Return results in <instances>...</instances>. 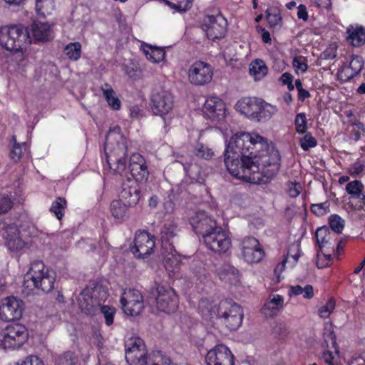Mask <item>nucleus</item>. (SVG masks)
I'll list each match as a JSON object with an SVG mask.
<instances>
[{
	"mask_svg": "<svg viewBox=\"0 0 365 365\" xmlns=\"http://www.w3.org/2000/svg\"><path fill=\"white\" fill-rule=\"evenodd\" d=\"M104 152L109 168L115 173L122 174L126 169L127 146L120 127L115 126L108 132Z\"/></svg>",
	"mask_w": 365,
	"mask_h": 365,
	"instance_id": "nucleus-3",
	"label": "nucleus"
},
{
	"mask_svg": "<svg viewBox=\"0 0 365 365\" xmlns=\"http://www.w3.org/2000/svg\"><path fill=\"white\" fill-rule=\"evenodd\" d=\"M226 106L224 101L217 96H210L205 101L202 113L212 121H220L225 117Z\"/></svg>",
	"mask_w": 365,
	"mask_h": 365,
	"instance_id": "nucleus-20",
	"label": "nucleus"
},
{
	"mask_svg": "<svg viewBox=\"0 0 365 365\" xmlns=\"http://www.w3.org/2000/svg\"><path fill=\"white\" fill-rule=\"evenodd\" d=\"M364 168V164L361 161L357 160L351 165L349 172L351 175H357L361 173Z\"/></svg>",
	"mask_w": 365,
	"mask_h": 365,
	"instance_id": "nucleus-56",
	"label": "nucleus"
},
{
	"mask_svg": "<svg viewBox=\"0 0 365 365\" xmlns=\"http://www.w3.org/2000/svg\"><path fill=\"white\" fill-rule=\"evenodd\" d=\"M130 206L125 205L120 199L113 200L110 204V212L115 218H123Z\"/></svg>",
	"mask_w": 365,
	"mask_h": 365,
	"instance_id": "nucleus-35",
	"label": "nucleus"
},
{
	"mask_svg": "<svg viewBox=\"0 0 365 365\" xmlns=\"http://www.w3.org/2000/svg\"><path fill=\"white\" fill-rule=\"evenodd\" d=\"M144 53L148 60L154 63H159L163 61L165 52L158 47L148 46L147 49H144Z\"/></svg>",
	"mask_w": 365,
	"mask_h": 365,
	"instance_id": "nucleus-32",
	"label": "nucleus"
},
{
	"mask_svg": "<svg viewBox=\"0 0 365 365\" xmlns=\"http://www.w3.org/2000/svg\"><path fill=\"white\" fill-rule=\"evenodd\" d=\"M168 4L170 8L178 11H185L188 10L192 3V0H163Z\"/></svg>",
	"mask_w": 365,
	"mask_h": 365,
	"instance_id": "nucleus-39",
	"label": "nucleus"
},
{
	"mask_svg": "<svg viewBox=\"0 0 365 365\" xmlns=\"http://www.w3.org/2000/svg\"><path fill=\"white\" fill-rule=\"evenodd\" d=\"M215 273L225 283L235 284L239 282V270L227 262L214 264Z\"/></svg>",
	"mask_w": 365,
	"mask_h": 365,
	"instance_id": "nucleus-23",
	"label": "nucleus"
},
{
	"mask_svg": "<svg viewBox=\"0 0 365 365\" xmlns=\"http://www.w3.org/2000/svg\"><path fill=\"white\" fill-rule=\"evenodd\" d=\"M302 191V185L299 182L291 183L289 189L288 194L291 197H297Z\"/></svg>",
	"mask_w": 365,
	"mask_h": 365,
	"instance_id": "nucleus-55",
	"label": "nucleus"
},
{
	"mask_svg": "<svg viewBox=\"0 0 365 365\" xmlns=\"http://www.w3.org/2000/svg\"><path fill=\"white\" fill-rule=\"evenodd\" d=\"M131 252L135 257L145 259L150 256L155 247V237L147 231H138L135 233Z\"/></svg>",
	"mask_w": 365,
	"mask_h": 365,
	"instance_id": "nucleus-10",
	"label": "nucleus"
},
{
	"mask_svg": "<svg viewBox=\"0 0 365 365\" xmlns=\"http://www.w3.org/2000/svg\"><path fill=\"white\" fill-rule=\"evenodd\" d=\"M34 37L37 41H48L51 38V29L48 23L34 22L31 26Z\"/></svg>",
	"mask_w": 365,
	"mask_h": 365,
	"instance_id": "nucleus-27",
	"label": "nucleus"
},
{
	"mask_svg": "<svg viewBox=\"0 0 365 365\" xmlns=\"http://www.w3.org/2000/svg\"><path fill=\"white\" fill-rule=\"evenodd\" d=\"M329 206L330 203L329 201L313 204L311 206V211L317 216H323L329 212Z\"/></svg>",
	"mask_w": 365,
	"mask_h": 365,
	"instance_id": "nucleus-47",
	"label": "nucleus"
},
{
	"mask_svg": "<svg viewBox=\"0 0 365 365\" xmlns=\"http://www.w3.org/2000/svg\"><path fill=\"white\" fill-rule=\"evenodd\" d=\"M266 19L271 27H275L280 25L282 17L280 11L277 8H270L265 11Z\"/></svg>",
	"mask_w": 365,
	"mask_h": 365,
	"instance_id": "nucleus-38",
	"label": "nucleus"
},
{
	"mask_svg": "<svg viewBox=\"0 0 365 365\" xmlns=\"http://www.w3.org/2000/svg\"><path fill=\"white\" fill-rule=\"evenodd\" d=\"M125 360L130 365H146L147 351L144 341L139 337L129 339L125 344Z\"/></svg>",
	"mask_w": 365,
	"mask_h": 365,
	"instance_id": "nucleus-9",
	"label": "nucleus"
},
{
	"mask_svg": "<svg viewBox=\"0 0 365 365\" xmlns=\"http://www.w3.org/2000/svg\"><path fill=\"white\" fill-rule=\"evenodd\" d=\"M296 131L299 134H304L307 129V121L305 113H298L294 120Z\"/></svg>",
	"mask_w": 365,
	"mask_h": 365,
	"instance_id": "nucleus-44",
	"label": "nucleus"
},
{
	"mask_svg": "<svg viewBox=\"0 0 365 365\" xmlns=\"http://www.w3.org/2000/svg\"><path fill=\"white\" fill-rule=\"evenodd\" d=\"M78 357L71 351H66L54 357L55 365H76Z\"/></svg>",
	"mask_w": 365,
	"mask_h": 365,
	"instance_id": "nucleus-29",
	"label": "nucleus"
},
{
	"mask_svg": "<svg viewBox=\"0 0 365 365\" xmlns=\"http://www.w3.org/2000/svg\"><path fill=\"white\" fill-rule=\"evenodd\" d=\"M316 240L319 246L322 247L324 245L329 242V232L326 227H319L315 232Z\"/></svg>",
	"mask_w": 365,
	"mask_h": 365,
	"instance_id": "nucleus-45",
	"label": "nucleus"
},
{
	"mask_svg": "<svg viewBox=\"0 0 365 365\" xmlns=\"http://www.w3.org/2000/svg\"><path fill=\"white\" fill-rule=\"evenodd\" d=\"M130 182L123 183L120 193V199L130 207L135 205L141 197L140 185Z\"/></svg>",
	"mask_w": 365,
	"mask_h": 365,
	"instance_id": "nucleus-24",
	"label": "nucleus"
},
{
	"mask_svg": "<svg viewBox=\"0 0 365 365\" xmlns=\"http://www.w3.org/2000/svg\"><path fill=\"white\" fill-rule=\"evenodd\" d=\"M235 106L239 112L257 121L267 120L277 111L275 106L257 98H242L237 101Z\"/></svg>",
	"mask_w": 365,
	"mask_h": 365,
	"instance_id": "nucleus-5",
	"label": "nucleus"
},
{
	"mask_svg": "<svg viewBox=\"0 0 365 365\" xmlns=\"http://www.w3.org/2000/svg\"><path fill=\"white\" fill-rule=\"evenodd\" d=\"M163 207L166 213H172L175 210V203L170 199H168L164 202Z\"/></svg>",
	"mask_w": 365,
	"mask_h": 365,
	"instance_id": "nucleus-63",
	"label": "nucleus"
},
{
	"mask_svg": "<svg viewBox=\"0 0 365 365\" xmlns=\"http://www.w3.org/2000/svg\"><path fill=\"white\" fill-rule=\"evenodd\" d=\"M304 299H311L314 296L313 287L310 284H307L303 287L302 293L301 294Z\"/></svg>",
	"mask_w": 365,
	"mask_h": 365,
	"instance_id": "nucleus-61",
	"label": "nucleus"
},
{
	"mask_svg": "<svg viewBox=\"0 0 365 365\" xmlns=\"http://www.w3.org/2000/svg\"><path fill=\"white\" fill-rule=\"evenodd\" d=\"M180 260L173 255H168L165 259V267L169 272H174L176 268H178Z\"/></svg>",
	"mask_w": 365,
	"mask_h": 365,
	"instance_id": "nucleus-51",
	"label": "nucleus"
},
{
	"mask_svg": "<svg viewBox=\"0 0 365 365\" xmlns=\"http://www.w3.org/2000/svg\"><path fill=\"white\" fill-rule=\"evenodd\" d=\"M12 141L14 143L13 148L10 153V156L14 161L17 162L20 160L22 155V148L21 145L17 143L16 138L15 135L12 137Z\"/></svg>",
	"mask_w": 365,
	"mask_h": 365,
	"instance_id": "nucleus-49",
	"label": "nucleus"
},
{
	"mask_svg": "<svg viewBox=\"0 0 365 365\" xmlns=\"http://www.w3.org/2000/svg\"><path fill=\"white\" fill-rule=\"evenodd\" d=\"M13 207V202L8 196L0 197V215L8 212Z\"/></svg>",
	"mask_w": 365,
	"mask_h": 365,
	"instance_id": "nucleus-52",
	"label": "nucleus"
},
{
	"mask_svg": "<svg viewBox=\"0 0 365 365\" xmlns=\"http://www.w3.org/2000/svg\"><path fill=\"white\" fill-rule=\"evenodd\" d=\"M190 225L194 232L201 235L204 239L206 235L210 234L217 227V222L212 217L208 216L204 211H198L191 217L190 220Z\"/></svg>",
	"mask_w": 365,
	"mask_h": 365,
	"instance_id": "nucleus-17",
	"label": "nucleus"
},
{
	"mask_svg": "<svg viewBox=\"0 0 365 365\" xmlns=\"http://www.w3.org/2000/svg\"><path fill=\"white\" fill-rule=\"evenodd\" d=\"M292 66L297 72L299 71L302 73H304L308 68L307 59L302 56H298L294 58L292 61Z\"/></svg>",
	"mask_w": 365,
	"mask_h": 365,
	"instance_id": "nucleus-48",
	"label": "nucleus"
},
{
	"mask_svg": "<svg viewBox=\"0 0 365 365\" xmlns=\"http://www.w3.org/2000/svg\"><path fill=\"white\" fill-rule=\"evenodd\" d=\"M103 292L101 300H104L107 297V293L102 287H96L92 296H90L87 292H83L78 297V302L81 310L87 315H91L95 312V307L93 304V298L96 297L95 293Z\"/></svg>",
	"mask_w": 365,
	"mask_h": 365,
	"instance_id": "nucleus-25",
	"label": "nucleus"
},
{
	"mask_svg": "<svg viewBox=\"0 0 365 365\" xmlns=\"http://www.w3.org/2000/svg\"><path fill=\"white\" fill-rule=\"evenodd\" d=\"M243 258L248 263H257L264 257V250L259 241L253 237H247L241 242Z\"/></svg>",
	"mask_w": 365,
	"mask_h": 365,
	"instance_id": "nucleus-18",
	"label": "nucleus"
},
{
	"mask_svg": "<svg viewBox=\"0 0 365 365\" xmlns=\"http://www.w3.org/2000/svg\"><path fill=\"white\" fill-rule=\"evenodd\" d=\"M21 365H44L43 361L36 356H29L21 363Z\"/></svg>",
	"mask_w": 365,
	"mask_h": 365,
	"instance_id": "nucleus-57",
	"label": "nucleus"
},
{
	"mask_svg": "<svg viewBox=\"0 0 365 365\" xmlns=\"http://www.w3.org/2000/svg\"><path fill=\"white\" fill-rule=\"evenodd\" d=\"M1 346L4 349H14L21 347L28 339L26 328L21 324H11L1 331Z\"/></svg>",
	"mask_w": 365,
	"mask_h": 365,
	"instance_id": "nucleus-8",
	"label": "nucleus"
},
{
	"mask_svg": "<svg viewBox=\"0 0 365 365\" xmlns=\"http://www.w3.org/2000/svg\"><path fill=\"white\" fill-rule=\"evenodd\" d=\"M274 334L279 338H284L287 336L289 330L287 326L284 323H277L272 329Z\"/></svg>",
	"mask_w": 365,
	"mask_h": 365,
	"instance_id": "nucleus-50",
	"label": "nucleus"
},
{
	"mask_svg": "<svg viewBox=\"0 0 365 365\" xmlns=\"http://www.w3.org/2000/svg\"><path fill=\"white\" fill-rule=\"evenodd\" d=\"M227 25V20L222 15H209L205 17L202 28L207 38L214 41L225 36Z\"/></svg>",
	"mask_w": 365,
	"mask_h": 365,
	"instance_id": "nucleus-11",
	"label": "nucleus"
},
{
	"mask_svg": "<svg viewBox=\"0 0 365 365\" xmlns=\"http://www.w3.org/2000/svg\"><path fill=\"white\" fill-rule=\"evenodd\" d=\"M212 74L211 66L209 64L197 61L190 67L188 79L192 84L202 86L210 82Z\"/></svg>",
	"mask_w": 365,
	"mask_h": 365,
	"instance_id": "nucleus-16",
	"label": "nucleus"
},
{
	"mask_svg": "<svg viewBox=\"0 0 365 365\" xmlns=\"http://www.w3.org/2000/svg\"><path fill=\"white\" fill-rule=\"evenodd\" d=\"M56 272L45 265L41 260L31 263L30 268L24 277V285L31 289H36L43 293H48L55 287Z\"/></svg>",
	"mask_w": 365,
	"mask_h": 365,
	"instance_id": "nucleus-4",
	"label": "nucleus"
},
{
	"mask_svg": "<svg viewBox=\"0 0 365 365\" xmlns=\"http://www.w3.org/2000/svg\"><path fill=\"white\" fill-rule=\"evenodd\" d=\"M100 309L101 313L103 314L105 319L106 324L108 326L113 324L114 317L116 313L115 308L108 305H103L101 307Z\"/></svg>",
	"mask_w": 365,
	"mask_h": 365,
	"instance_id": "nucleus-43",
	"label": "nucleus"
},
{
	"mask_svg": "<svg viewBox=\"0 0 365 365\" xmlns=\"http://www.w3.org/2000/svg\"><path fill=\"white\" fill-rule=\"evenodd\" d=\"M193 153L198 158L204 160H210L215 155L212 148H210L207 145L203 144L200 142H197L194 149Z\"/></svg>",
	"mask_w": 365,
	"mask_h": 365,
	"instance_id": "nucleus-30",
	"label": "nucleus"
},
{
	"mask_svg": "<svg viewBox=\"0 0 365 365\" xmlns=\"http://www.w3.org/2000/svg\"><path fill=\"white\" fill-rule=\"evenodd\" d=\"M24 302L15 297L4 298L0 302V319L9 322L19 319L22 316Z\"/></svg>",
	"mask_w": 365,
	"mask_h": 365,
	"instance_id": "nucleus-13",
	"label": "nucleus"
},
{
	"mask_svg": "<svg viewBox=\"0 0 365 365\" xmlns=\"http://www.w3.org/2000/svg\"><path fill=\"white\" fill-rule=\"evenodd\" d=\"M14 59L17 62L19 65L22 66H26V58L24 53L22 52V50L14 51Z\"/></svg>",
	"mask_w": 365,
	"mask_h": 365,
	"instance_id": "nucleus-58",
	"label": "nucleus"
},
{
	"mask_svg": "<svg viewBox=\"0 0 365 365\" xmlns=\"http://www.w3.org/2000/svg\"><path fill=\"white\" fill-rule=\"evenodd\" d=\"M66 204L67 202L65 198L58 197L52 203L50 211L56 215L57 219L61 220L64 215Z\"/></svg>",
	"mask_w": 365,
	"mask_h": 365,
	"instance_id": "nucleus-37",
	"label": "nucleus"
},
{
	"mask_svg": "<svg viewBox=\"0 0 365 365\" xmlns=\"http://www.w3.org/2000/svg\"><path fill=\"white\" fill-rule=\"evenodd\" d=\"M317 7L328 9L331 6V0H310Z\"/></svg>",
	"mask_w": 365,
	"mask_h": 365,
	"instance_id": "nucleus-62",
	"label": "nucleus"
},
{
	"mask_svg": "<svg viewBox=\"0 0 365 365\" xmlns=\"http://www.w3.org/2000/svg\"><path fill=\"white\" fill-rule=\"evenodd\" d=\"M344 220L338 215H331L329 217V227L336 233L342 232L344 227Z\"/></svg>",
	"mask_w": 365,
	"mask_h": 365,
	"instance_id": "nucleus-42",
	"label": "nucleus"
},
{
	"mask_svg": "<svg viewBox=\"0 0 365 365\" xmlns=\"http://www.w3.org/2000/svg\"><path fill=\"white\" fill-rule=\"evenodd\" d=\"M120 303L124 312L130 316L138 315L143 309V297L137 289H130L123 293Z\"/></svg>",
	"mask_w": 365,
	"mask_h": 365,
	"instance_id": "nucleus-14",
	"label": "nucleus"
},
{
	"mask_svg": "<svg viewBox=\"0 0 365 365\" xmlns=\"http://www.w3.org/2000/svg\"><path fill=\"white\" fill-rule=\"evenodd\" d=\"M150 294L155 299L160 312L171 314L177 310L178 299L175 290L171 287L156 284L151 289Z\"/></svg>",
	"mask_w": 365,
	"mask_h": 365,
	"instance_id": "nucleus-7",
	"label": "nucleus"
},
{
	"mask_svg": "<svg viewBox=\"0 0 365 365\" xmlns=\"http://www.w3.org/2000/svg\"><path fill=\"white\" fill-rule=\"evenodd\" d=\"M128 168L135 183L136 182L142 183L148 180L149 173L145 159L141 155L134 153L130 156Z\"/></svg>",
	"mask_w": 365,
	"mask_h": 365,
	"instance_id": "nucleus-22",
	"label": "nucleus"
},
{
	"mask_svg": "<svg viewBox=\"0 0 365 365\" xmlns=\"http://www.w3.org/2000/svg\"><path fill=\"white\" fill-rule=\"evenodd\" d=\"M304 136L300 139L299 143L301 148L307 151L310 148L317 145V140L310 133H305Z\"/></svg>",
	"mask_w": 365,
	"mask_h": 365,
	"instance_id": "nucleus-46",
	"label": "nucleus"
},
{
	"mask_svg": "<svg viewBox=\"0 0 365 365\" xmlns=\"http://www.w3.org/2000/svg\"><path fill=\"white\" fill-rule=\"evenodd\" d=\"M349 39L354 46H360L365 43V29L357 27L353 30L348 29Z\"/></svg>",
	"mask_w": 365,
	"mask_h": 365,
	"instance_id": "nucleus-31",
	"label": "nucleus"
},
{
	"mask_svg": "<svg viewBox=\"0 0 365 365\" xmlns=\"http://www.w3.org/2000/svg\"><path fill=\"white\" fill-rule=\"evenodd\" d=\"M297 17L299 19H302L303 21H307L308 19V14L307 11V7L305 5L300 4L297 7Z\"/></svg>",
	"mask_w": 365,
	"mask_h": 365,
	"instance_id": "nucleus-59",
	"label": "nucleus"
},
{
	"mask_svg": "<svg viewBox=\"0 0 365 365\" xmlns=\"http://www.w3.org/2000/svg\"><path fill=\"white\" fill-rule=\"evenodd\" d=\"M173 97L170 91H155L151 96V109L155 115L163 116L173 108Z\"/></svg>",
	"mask_w": 365,
	"mask_h": 365,
	"instance_id": "nucleus-15",
	"label": "nucleus"
},
{
	"mask_svg": "<svg viewBox=\"0 0 365 365\" xmlns=\"http://www.w3.org/2000/svg\"><path fill=\"white\" fill-rule=\"evenodd\" d=\"M106 86L107 88H103V93L106 101L113 109H120V101L116 96L115 91L108 84H106Z\"/></svg>",
	"mask_w": 365,
	"mask_h": 365,
	"instance_id": "nucleus-34",
	"label": "nucleus"
},
{
	"mask_svg": "<svg viewBox=\"0 0 365 365\" xmlns=\"http://www.w3.org/2000/svg\"><path fill=\"white\" fill-rule=\"evenodd\" d=\"M206 246L215 252L225 253L231 246L227 233L221 227H217L203 239Z\"/></svg>",
	"mask_w": 365,
	"mask_h": 365,
	"instance_id": "nucleus-12",
	"label": "nucleus"
},
{
	"mask_svg": "<svg viewBox=\"0 0 365 365\" xmlns=\"http://www.w3.org/2000/svg\"><path fill=\"white\" fill-rule=\"evenodd\" d=\"M30 43L28 29L22 25H12L0 29V45L8 51L23 50Z\"/></svg>",
	"mask_w": 365,
	"mask_h": 365,
	"instance_id": "nucleus-6",
	"label": "nucleus"
},
{
	"mask_svg": "<svg viewBox=\"0 0 365 365\" xmlns=\"http://www.w3.org/2000/svg\"><path fill=\"white\" fill-rule=\"evenodd\" d=\"M177 235V227L173 222L165 223L161 230V238L163 242H169Z\"/></svg>",
	"mask_w": 365,
	"mask_h": 365,
	"instance_id": "nucleus-41",
	"label": "nucleus"
},
{
	"mask_svg": "<svg viewBox=\"0 0 365 365\" xmlns=\"http://www.w3.org/2000/svg\"><path fill=\"white\" fill-rule=\"evenodd\" d=\"M225 165L232 176L266 184L279 171L280 155L268 140L257 133H236L225 151Z\"/></svg>",
	"mask_w": 365,
	"mask_h": 365,
	"instance_id": "nucleus-1",
	"label": "nucleus"
},
{
	"mask_svg": "<svg viewBox=\"0 0 365 365\" xmlns=\"http://www.w3.org/2000/svg\"><path fill=\"white\" fill-rule=\"evenodd\" d=\"M364 185L360 180H355L346 184L345 190L351 198L358 199L364 191Z\"/></svg>",
	"mask_w": 365,
	"mask_h": 365,
	"instance_id": "nucleus-36",
	"label": "nucleus"
},
{
	"mask_svg": "<svg viewBox=\"0 0 365 365\" xmlns=\"http://www.w3.org/2000/svg\"><path fill=\"white\" fill-rule=\"evenodd\" d=\"M335 302L334 300H329L325 305L322 306L319 310V314L321 317L326 318L329 316L331 311L334 309Z\"/></svg>",
	"mask_w": 365,
	"mask_h": 365,
	"instance_id": "nucleus-53",
	"label": "nucleus"
},
{
	"mask_svg": "<svg viewBox=\"0 0 365 365\" xmlns=\"http://www.w3.org/2000/svg\"><path fill=\"white\" fill-rule=\"evenodd\" d=\"M207 365H234V356L224 344L211 349L205 356Z\"/></svg>",
	"mask_w": 365,
	"mask_h": 365,
	"instance_id": "nucleus-19",
	"label": "nucleus"
},
{
	"mask_svg": "<svg viewBox=\"0 0 365 365\" xmlns=\"http://www.w3.org/2000/svg\"><path fill=\"white\" fill-rule=\"evenodd\" d=\"M267 73V67L263 61L257 59L253 61L250 66V73L255 79L260 80Z\"/></svg>",
	"mask_w": 365,
	"mask_h": 365,
	"instance_id": "nucleus-28",
	"label": "nucleus"
},
{
	"mask_svg": "<svg viewBox=\"0 0 365 365\" xmlns=\"http://www.w3.org/2000/svg\"><path fill=\"white\" fill-rule=\"evenodd\" d=\"M0 231L6 240V245L12 251L24 247V242L19 236V230L15 224L0 223Z\"/></svg>",
	"mask_w": 365,
	"mask_h": 365,
	"instance_id": "nucleus-21",
	"label": "nucleus"
},
{
	"mask_svg": "<svg viewBox=\"0 0 365 365\" xmlns=\"http://www.w3.org/2000/svg\"><path fill=\"white\" fill-rule=\"evenodd\" d=\"M54 0H36V9L38 15L45 16L54 10Z\"/></svg>",
	"mask_w": 365,
	"mask_h": 365,
	"instance_id": "nucleus-33",
	"label": "nucleus"
},
{
	"mask_svg": "<svg viewBox=\"0 0 365 365\" xmlns=\"http://www.w3.org/2000/svg\"><path fill=\"white\" fill-rule=\"evenodd\" d=\"M354 71L351 70L350 67L348 66L345 68H344L341 73V77L344 78V81H347L353 78L356 74L353 73Z\"/></svg>",
	"mask_w": 365,
	"mask_h": 365,
	"instance_id": "nucleus-60",
	"label": "nucleus"
},
{
	"mask_svg": "<svg viewBox=\"0 0 365 365\" xmlns=\"http://www.w3.org/2000/svg\"><path fill=\"white\" fill-rule=\"evenodd\" d=\"M349 66L351 70L354 71L353 73H356L357 75L363 68L364 63L360 57L356 56L352 58Z\"/></svg>",
	"mask_w": 365,
	"mask_h": 365,
	"instance_id": "nucleus-54",
	"label": "nucleus"
},
{
	"mask_svg": "<svg viewBox=\"0 0 365 365\" xmlns=\"http://www.w3.org/2000/svg\"><path fill=\"white\" fill-rule=\"evenodd\" d=\"M198 309L203 318L209 320L216 317L230 330L237 329L242 322L241 307L229 299L220 301L218 304H212L202 299L199 302Z\"/></svg>",
	"mask_w": 365,
	"mask_h": 365,
	"instance_id": "nucleus-2",
	"label": "nucleus"
},
{
	"mask_svg": "<svg viewBox=\"0 0 365 365\" xmlns=\"http://www.w3.org/2000/svg\"><path fill=\"white\" fill-rule=\"evenodd\" d=\"M336 56V52L333 48L327 49L322 53V57L324 59H333Z\"/></svg>",
	"mask_w": 365,
	"mask_h": 365,
	"instance_id": "nucleus-64",
	"label": "nucleus"
},
{
	"mask_svg": "<svg viewBox=\"0 0 365 365\" xmlns=\"http://www.w3.org/2000/svg\"><path fill=\"white\" fill-rule=\"evenodd\" d=\"M283 305V297L279 294H275L264 303V307L262 309V312L266 317H272L278 313L279 309L282 308Z\"/></svg>",
	"mask_w": 365,
	"mask_h": 365,
	"instance_id": "nucleus-26",
	"label": "nucleus"
},
{
	"mask_svg": "<svg viewBox=\"0 0 365 365\" xmlns=\"http://www.w3.org/2000/svg\"><path fill=\"white\" fill-rule=\"evenodd\" d=\"M65 53L70 59L78 60L81 57V44L79 42L68 43L65 48Z\"/></svg>",
	"mask_w": 365,
	"mask_h": 365,
	"instance_id": "nucleus-40",
	"label": "nucleus"
}]
</instances>
